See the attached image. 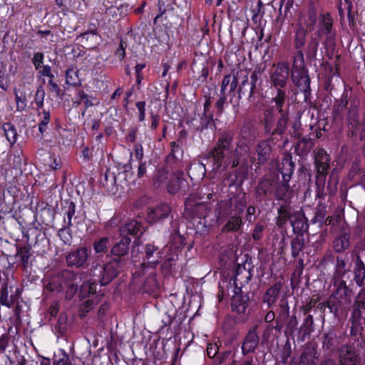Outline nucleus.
Listing matches in <instances>:
<instances>
[{
	"label": "nucleus",
	"instance_id": "59",
	"mask_svg": "<svg viewBox=\"0 0 365 365\" xmlns=\"http://www.w3.org/2000/svg\"><path fill=\"white\" fill-rule=\"evenodd\" d=\"M211 102L209 99L206 100L204 103V118H202V123H205L206 126L212 120V114L210 113Z\"/></svg>",
	"mask_w": 365,
	"mask_h": 365
},
{
	"label": "nucleus",
	"instance_id": "62",
	"mask_svg": "<svg viewBox=\"0 0 365 365\" xmlns=\"http://www.w3.org/2000/svg\"><path fill=\"white\" fill-rule=\"evenodd\" d=\"M284 212H288L289 214H292V210L289 207H284V206H281L278 209V214H279V219H278V222H277L278 225H282L287 220L289 221V217L286 216V217H283L282 215H281L282 213L284 214Z\"/></svg>",
	"mask_w": 365,
	"mask_h": 365
},
{
	"label": "nucleus",
	"instance_id": "26",
	"mask_svg": "<svg viewBox=\"0 0 365 365\" xmlns=\"http://www.w3.org/2000/svg\"><path fill=\"white\" fill-rule=\"evenodd\" d=\"M250 152L249 145L244 140H240L235 150H233V158L232 159V168H236L240 160V158Z\"/></svg>",
	"mask_w": 365,
	"mask_h": 365
},
{
	"label": "nucleus",
	"instance_id": "51",
	"mask_svg": "<svg viewBox=\"0 0 365 365\" xmlns=\"http://www.w3.org/2000/svg\"><path fill=\"white\" fill-rule=\"evenodd\" d=\"M66 82L67 84L77 86L80 85V80L78 76V71L74 68H69L66 71Z\"/></svg>",
	"mask_w": 365,
	"mask_h": 365
},
{
	"label": "nucleus",
	"instance_id": "6",
	"mask_svg": "<svg viewBox=\"0 0 365 365\" xmlns=\"http://www.w3.org/2000/svg\"><path fill=\"white\" fill-rule=\"evenodd\" d=\"M334 19L330 13L321 14L319 19V29L317 34L319 38H324L323 44L327 48H332L335 45L336 31L333 27Z\"/></svg>",
	"mask_w": 365,
	"mask_h": 365
},
{
	"label": "nucleus",
	"instance_id": "31",
	"mask_svg": "<svg viewBox=\"0 0 365 365\" xmlns=\"http://www.w3.org/2000/svg\"><path fill=\"white\" fill-rule=\"evenodd\" d=\"M354 272L356 284L359 287L364 286L365 284V265L359 256L356 259Z\"/></svg>",
	"mask_w": 365,
	"mask_h": 365
},
{
	"label": "nucleus",
	"instance_id": "41",
	"mask_svg": "<svg viewBox=\"0 0 365 365\" xmlns=\"http://www.w3.org/2000/svg\"><path fill=\"white\" fill-rule=\"evenodd\" d=\"M307 41V31L302 26H299L294 35V47L299 51L305 45Z\"/></svg>",
	"mask_w": 365,
	"mask_h": 365
},
{
	"label": "nucleus",
	"instance_id": "64",
	"mask_svg": "<svg viewBox=\"0 0 365 365\" xmlns=\"http://www.w3.org/2000/svg\"><path fill=\"white\" fill-rule=\"evenodd\" d=\"M43 54L42 53H36L33 58V63L36 70L39 69L43 64Z\"/></svg>",
	"mask_w": 365,
	"mask_h": 365
},
{
	"label": "nucleus",
	"instance_id": "8",
	"mask_svg": "<svg viewBox=\"0 0 365 365\" xmlns=\"http://www.w3.org/2000/svg\"><path fill=\"white\" fill-rule=\"evenodd\" d=\"M89 250L86 247L70 252L66 256V264L69 267L85 268L88 266Z\"/></svg>",
	"mask_w": 365,
	"mask_h": 365
},
{
	"label": "nucleus",
	"instance_id": "42",
	"mask_svg": "<svg viewBox=\"0 0 365 365\" xmlns=\"http://www.w3.org/2000/svg\"><path fill=\"white\" fill-rule=\"evenodd\" d=\"M110 238L108 237H103L96 240L93 242V249L96 254H103L108 251L110 246Z\"/></svg>",
	"mask_w": 365,
	"mask_h": 365
},
{
	"label": "nucleus",
	"instance_id": "60",
	"mask_svg": "<svg viewBox=\"0 0 365 365\" xmlns=\"http://www.w3.org/2000/svg\"><path fill=\"white\" fill-rule=\"evenodd\" d=\"M43 118L38 124V130L41 134L46 130L47 125L50 121V113L49 111L43 110Z\"/></svg>",
	"mask_w": 365,
	"mask_h": 365
},
{
	"label": "nucleus",
	"instance_id": "58",
	"mask_svg": "<svg viewBox=\"0 0 365 365\" xmlns=\"http://www.w3.org/2000/svg\"><path fill=\"white\" fill-rule=\"evenodd\" d=\"M106 184L104 185L108 190H113V187L116 183V175L115 173L110 170L106 171L105 174Z\"/></svg>",
	"mask_w": 365,
	"mask_h": 365
},
{
	"label": "nucleus",
	"instance_id": "19",
	"mask_svg": "<svg viewBox=\"0 0 365 365\" xmlns=\"http://www.w3.org/2000/svg\"><path fill=\"white\" fill-rule=\"evenodd\" d=\"M171 211L168 204H160L148 211L147 220L150 223L156 222L168 217Z\"/></svg>",
	"mask_w": 365,
	"mask_h": 365
},
{
	"label": "nucleus",
	"instance_id": "47",
	"mask_svg": "<svg viewBox=\"0 0 365 365\" xmlns=\"http://www.w3.org/2000/svg\"><path fill=\"white\" fill-rule=\"evenodd\" d=\"M2 128L6 138L10 144L14 145L16 142L17 139V132L15 127L11 123H4Z\"/></svg>",
	"mask_w": 365,
	"mask_h": 365
},
{
	"label": "nucleus",
	"instance_id": "25",
	"mask_svg": "<svg viewBox=\"0 0 365 365\" xmlns=\"http://www.w3.org/2000/svg\"><path fill=\"white\" fill-rule=\"evenodd\" d=\"M76 205L73 202L70 201L66 202L65 207V215L67 219L64 218L65 228H62L58 231V235L62 237L65 234H68V230L72 225V218L75 214Z\"/></svg>",
	"mask_w": 365,
	"mask_h": 365
},
{
	"label": "nucleus",
	"instance_id": "27",
	"mask_svg": "<svg viewBox=\"0 0 365 365\" xmlns=\"http://www.w3.org/2000/svg\"><path fill=\"white\" fill-rule=\"evenodd\" d=\"M363 310L365 313V289H361L356 297L353 305V317L356 319L362 317Z\"/></svg>",
	"mask_w": 365,
	"mask_h": 365
},
{
	"label": "nucleus",
	"instance_id": "61",
	"mask_svg": "<svg viewBox=\"0 0 365 365\" xmlns=\"http://www.w3.org/2000/svg\"><path fill=\"white\" fill-rule=\"evenodd\" d=\"M44 97H45L44 89L41 86H40L37 88L36 93L35 94V98H34L35 103L38 108L43 107Z\"/></svg>",
	"mask_w": 365,
	"mask_h": 365
},
{
	"label": "nucleus",
	"instance_id": "15",
	"mask_svg": "<svg viewBox=\"0 0 365 365\" xmlns=\"http://www.w3.org/2000/svg\"><path fill=\"white\" fill-rule=\"evenodd\" d=\"M333 286L334 291L331 298L341 299L344 304H351V290L346 286V282L342 279H336Z\"/></svg>",
	"mask_w": 365,
	"mask_h": 365
},
{
	"label": "nucleus",
	"instance_id": "39",
	"mask_svg": "<svg viewBox=\"0 0 365 365\" xmlns=\"http://www.w3.org/2000/svg\"><path fill=\"white\" fill-rule=\"evenodd\" d=\"M254 88L250 83L248 77L246 76L237 90L238 96L237 98V104L239 103V101L242 96H247L248 98H250L252 96Z\"/></svg>",
	"mask_w": 365,
	"mask_h": 365
},
{
	"label": "nucleus",
	"instance_id": "1",
	"mask_svg": "<svg viewBox=\"0 0 365 365\" xmlns=\"http://www.w3.org/2000/svg\"><path fill=\"white\" fill-rule=\"evenodd\" d=\"M234 134L231 132H223L218 138L215 145L207 153V163L212 164V171L217 172L222 165L227 168L232 166L233 158L232 141Z\"/></svg>",
	"mask_w": 365,
	"mask_h": 365
},
{
	"label": "nucleus",
	"instance_id": "56",
	"mask_svg": "<svg viewBox=\"0 0 365 365\" xmlns=\"http://www.w3.org/2000/svg\"><path fill=\"white\" fill-rule=\"evenodd\" d=\"M289 308L287 302H283L279 304V311L277 317L278 321L284 322L289 318Z\"/></svg>",
	"mask_w": 365,
	"mask_h": 365
},
{
	"label": "nucleus",
	"instance_id": "44",
	"mask_svg": "<svg viewBox=\"0 0 365 365\" xmlns=\"http://www.w3.org/2000/svg\"><path fill=\"white\" fill-rule=\"evenodd\" d=\"M78 275L77 273H75V277L64 284L65 287H67L65 296L66 299L71 300L76 294L78 289Z\"/></svg>",
	"mask_w": 365,
	"mask_h": 365
},
{
	"label": "nucleus",
	"instance_id": "63",
	"mask_svg": "<svg viewBox=\"0 0 365 365\" xmlns=\"http://www.w3.org/2000/svg\"><path fill=\"white\" fill-rule=\"evenodd\" d=\"M264 226L260 223H257L254 227L252 237L255 240H259L262 237Z\"/></svg>",
	"mask_w": 365,
	"mask_h": 365
},
{
	"label": "nucleus",
	"instance_id": "52",
	"mask_svg": "<svg viewBox=\"0 0 365 365\" xmlns=\"http://www.w3.org/2000/svg\"><path fill=\"white\" fill-rule=\"evenodd\" d=\"M54 365H71V361L68 354L64 351L61 349L58 354H55L53 359Z\"/></svg>",
	"mask_w": 365,
	"mask_h": 365
},
{
	"label": "nucleus",
	"instance_id": "2",
	"mask_svg": "<svg viewBox=\"0 0 365 365\" xmlns=\"http://www.w3.org/2000/svg\"><path fill=\"white\" fill-rule=\"evenodd\" d=\"M245 205L242 202L236 204L235 207H232L230 200L221 201L218 205L217 212L219 218L222 220L225 218V224L222 228V232H240L242 226V219L241 214L243 212Z\"/></svg>",
	"mask_w": 365,
	"mask_h": 365
},
{
	"label": "nucleus",
	"instance_id": "48",
	"mask_svg": "<svg viewBox=\"0 0 365 365\" xmlns=\"http://www.w3.org/2000/svg\"><path fill=\"white\" fill-rule=\"evenodd\" d=\"M319 41L317 37H312L307 44L306 55L309 58H315L318 51Z\"/></svg>",
	"mask_w": 365,
	"mask_h": 365
},
{
	"label": "nucleus",
	"instance_id": "21",
	"mask_svg": "<svg viewBox=\"0 0 365 365\" xmlns=\"http://www.w3.org/2000/svg\"><path fill=\"white\" fill-rule=\"evenodd\" d=\"M319 362V354L312 344H307L300 356L299 365H317Z\"/></svg>",
	"mask_w": 365,
	"mask_h": 365
},
{
	"label": "nucleus",
	"instance_id": "38",
	"mask_svg": "<svg viewBox=\"0 0 365 365\" xmlns=\"http://www.w3.org/2000/svg\"><path fill=\"white\" fill-rule=\"evenodd\" d=\"M235 93H227L225 92L224 93L220 92V97L215 103V107L217 109V113L221 114L224 110V106L227 102V97H230L229 103L233 104L234 109L236 110L237 100L234 102L233 98L235 97Z\"/></svg>",
	"mask_w": 365,
	"mask_h": 365
},
{
	"label": "nucleus",
	"instance_id": "17",
	"mask_svg": "<svg viewBox=\"0 0 365 365\" xmlns=\"http://www.w3.org/2000/svg\"><path fill=\"white\" fill-rule=\"evenodd\" d=\"M255 152L257 155V161L255 163V168H258L261 165L268 161L272 153V146L267 140H262L258 142L255 148Z\"/></svg>",
	"mask_w": 365,
	"mask_h": 365
},
{
	"label": "nucleus",
	"instance_id": "50",
	"mask_svg": "<svg viewBox=\"0 0 365 365\" xmlns=\"http://www.w3.org/2000/svg\"><path fill=\"white\" fill-rule=\"evenodd\" d=\"M158 6L160 14L156 16V19L167 13L170 14L174 10L173 4L169 0H159Z\"/></svg>",
	"mask_w": 365,
	"mask_h": 365
},
{
	"label": "nucleus",
	"instance_id": "34",
	"mask_svg": "<svg viewBox=\"0 0 365 365\" xmlns=\"http://www.w3.org/2000/svg\"><path fill=\"white\" fill-rule=\"evenodd\" d=\"M350 269L349 257L347 255L337 256L336 257L335 273L337 277L344 276Z\"/></svg>",
	"mask_w": 365,
	"mask_h": 365
},
{
	"label": "nucleus",
	"instance_id": "33",
	"mask_svg": "<svg viewBox=\"0 0 365 365\" xmlns=\"http://www.w3.org/2000/svg\"><path fill=\"white\" fill-rule=\"evenodd\" d=\"M281 288V283L277 282L267 290L265 294L263 297V302L264 303H267L269 307H270L276 302Z\"/></svg>",
	"mask_w": 365,
	"mask_h": 365
},
{
	"label": "nucleus",
	"instance_id": "18",
	"mask_svg": "<svg viewBox=\"0 0 365 365\" xmlns=\"http://www.w3.org/2000/svg\"><path fill=\"white\" fill-rule=\"evenodd\" d=\"M187 182L184 178V173L178 170L171 176L167 185L168 192L170 194H175L181 190H185Z\"/></svg>",
	"mask_w": 365,
	"mask_h": 365
},
{
	"label": "nucleus",
	"instance_id": "5",
	"mask_svg": "<svg viewBox=\"0 0 365 365\" xmlns=\"http://www.w3.org/2000/svg\"><path fill=\"white\" fill-rule=\"evenodd\" d=\"M271 102L273 103L271 108L275 109L279 114L277 117V129L276 131L284 133L289 119V100L286 90L280 88H275V92L273 94Z\"/></svg>",
	"mask_w": 365,
	"mask_h": 365
},
{
	"label": "nucleus",
	"instance_id": "10",
	"mask_svg": "<svg viewBox=\"0 0 365 365\" xmlns=\"http://www.w3.org/2000/svg\"><path fill=\"white\" fill-rule=\"evenodd\" d=\"M163 258V253L158 247L153 243H148L144 247V257L141 267L155 268Z\"/></svg>",
	"mask_w": 365,
	"mask_h": 365
},
{
	"label": "nucleus",
	"instance_id": "20",
	"mask_svg": "<svg viewBox=\"0 0 365 365\" xmlns=\"http://www.w3.org/2000/svg\"><path fill=\"white\" fill-rule=\"evenodd\" d=\"M259 337L257 333V328L255 327L250 329L245 336L242 345V351L244 355L254 352L259 344Z\"/></svg>",
	"mask_w": 365,
	"mask_h": 365
},
{
	"label": "nucleus",
	"instance_id": "46",
	"mask_svg": "<svg viewBox=\"0 0 365 365\" xmlns=\"http://www.w3.org/2000/svg\"><path fill=\"white\" fill-rule=\"evenodd\" d=\"M292 255L294 258H297L300 252L304 247V239L302 236H297L291 242Z\"/></svg>",
	"mask_w": 365,
	"mask_h": 365
},
{
	"label": "nucleus",
	"instance_id": "45",
	"mask_svg": "<svg viewBox=\"0 0 365 365\" xmlns=\"http://www.w3.org/2000/svg\"><path fill=\"white\" fill-rule=\"evenodd\" d=\"M17 255L20 257L21 264L24 268H26L31 264V252L29 247H20L17 251Z\"/></svg>",
	"mask_w": 365,
	"mask_h": 365
},
{
	"label": "nucleus",
	"instance_id": "36",
	"mask_svg": "<svg viewBox=\"0 0 365 365\" xmlns=\"http://www.w3.org/2000/svg\"><path fill=\"white\" fill-rule=\"evenodd\" d=\"M351 304H344L341 302V299H334L331 298L327 302V306L330 309V312L334 314L335 317H338L339 314L344 312Z\"/></svg>",
	"mask_w": 365,
	"mask_h": 365
},
{
	"label": "nucleus",
	"instance_id": "49",
	"mask_svg": "<svg viewBox=\"0 0 365 365\" xmlns=\"http://www.w3.org/2000/svg\"><path fill=\"white\" fill-rule=\"evenodd\" d=\"M214 183L210 185H202L199 190V195L201 199L212 200L215 195Z\"/></svg>",
	"mask_w": 365,
	"mask_h": 365
},
{
	"label": "nucleus",
	"instance_id": "22",
	"mask_svg": "<svg viewBox=\"0 0 365 365\" xmlns=\"http://www.w3.org/2000/svg\"><path fill=\"white\" fill-rule=\"evenodd\" d=\"M263 123L264 125V130L267 133L271 134L272 135L274 134L282 135L284 133L276 131L277 129V120H276L274 109L273 108H269L265 110L264 113Z\"/></svg>",
	"mask_w": 365,
	"mask_h": 365
},
{
	"label": "nucleus",
	"instance_id": "12",
	"mask_svg": "<svg viewBox=\"0 0 365 365\" xmlns=\"http://www.w3.org/2000/svg\"><path fill=\"white\" fill-rule=\"evenodd\" d=\"M277 174L272 173L269 176H264L255 187V195L260 201L265 200L268 195H273Z\"/></svg>",
	"mask_w": 365,
	"mask_h": 365
},
{
	"label": "nucleus",
	"instance_id": "43",
	"mask_svg": "<svg viewBox=\"0 0 365 365\" xmlns=\"http://www.w3.org/2000/svg\"><path fill=\"white\" fill-rule=\"evenodd\" d=\"M347 119L352 128H356L359 125V113L355 102H351L349 108Z\"/></svg>",
	"mask_w": 365,
	"mask_h": 365
},
{
	"label": "nucleus",
	"instance_id": "23",
	"mask_svg": "<svg viewBox=\"0 0 365 365\" xmlns=\"http://www.w3.org/2000/svg\"><path fill=\"white\" fill-rule=\"evenodd\" d=\"M130 239L129 237H123L118 242H115L111 247L110 254L116 257L115 259H124L130 250Z\"/></svg>",
	"mask_w": 365,
	"mask_h": 365
},
{
	"label": "nucleus",
	"instance_id": "7",
	"mask_svg": "<svg viewBox=\"0 0 365 365\" xmlns=\"http://www.w3.org/2000/svg\"><path fill=\"white\" fill-rule=\"evenodd\" d=\"M75 277V272L68 269H64L58 272L52 276L45 282L46 290L51 292H61L63 286L66 282H69Z\"/></svg>",
	"mask_w": 365,
	"mask_h": 365
},
{
	"label": "nucleus",
	"instance_id": "14",
	"mask_svg": "<svg viewBox=\"0 0 365 365\" xmlns=\"http://www.w3.org/2000/svg\"><path fill=\"white\" fill-rule=\"evenodd\" d=\"M289 182V180L284 179L279 182V175L277 174L274 189L273 190V196L277 200L287 202L292 197V190L290 188Z\"/></svg>",
	"mask_w": 365,
	"mask_h": 365
},
{
	"label": "nucleus",
	"instance_id": "28",
	"mask_svg": "<svg viewBox=\"0 0 365 365\" xmlns=\"http://www.w3.org/2000/svg\"><path fill=\"white\" fill-rule=\"evenodd\" d=\"M294 163L292 161V156L289 155L284 156L279 167L282 179L290 180L294 173Z\"/></svg>",
	"mask_w": 365,
	"mask_h": 365
},
{
	"label": "nucleus",
	"instance_id": "16",
	"mask_svg": "<svg viewBox=\"0 0 365 365\" xmlns=\"http://www.w3.org/2000/svg\"><path fill=\"white\" fill-rule=\"evenodd\" d=\"M282 217H289V222L293 228V231L295 233L299 234L308 229V225L307 220L304 216V214L299 211H292V214L284 212Z\"/></svg>",
	"mask_w": 365,
	"mask_h": 365
},
{
	"label": "nucleus",
	"instance_id": "30",
	"mask_svg": "<svg viewBox=\"0 0 365 365\" xmlns=\"http://www.w3.org/2000/svg\"><path fill=\"white\" fill-rule=\"evenodd\" d=\"M350 246V235L347 233H341L333 241V249L336 252H342Z\"/></svg>",
	"mask_w": 365,
	"mask_h": 365
},
{
	"label": "nucleus",
	"instance_id": "55",
	"mask_svg": "<svg viewBox=\"0 0 365 365\" xmlns=\"http://www.w3.org/2000/svg\"><path fill=\"white\" fill-rule=\"evenodd\" d=\"M0 303L2 305L6 306L9 308L11 307L14 304V301L12 297H11L10 299H9V292L7 286L3 287L1 290Z\"/></svg>",
	"mask_w": 365,
	"mask_h": 365
},
{
	"label": "nucleus",
	"instance_id": "24",
	"mask_svg": "<svg viewBox=\"0 0 365 365\" xmlns=\"http://www.w3.org/2000/svg\"><path fill=\"white\" fill-rule=\"evenodd\" d=\"M140 222L133 220L123 224L119 228V232L122 237H127L126 235H136L138 232L142 234Z\"/></svg>",
	"mask_w": 365,
	"mask_h": 365
},
{
	"label": "nucleus",
	"instance_id": "40",
	"mask_svg": "<svg viewBox=\"0 0 365 365\" xmlns=\"http://www.w3.org/2000/svg\"><path fill=\"white\" fill-rule=\"evenodd\" d=\"M97 282H98L97 277H94L93 282H85L81 287L80 296L82 298H85L91 294H94L96 292Z\"/></svg>",
	"mask_w": 365,
	"mask_h": 365
},
{
	"label": "nucleus",
	"instance_id": "29",
	"mask_svg": "<svg viewBox=\"0 0 365 365\" xmlns=\"http://www.w3.org/2000/svg\"><path fill=\"white\" fill-rule=\"evenodd\" d=\"M322 348L327 351H333L338 345L337 336L334 331H329L323 334Z\"/></svg>",
	"mask_w": 365,
	"mask_h": 365
},
{
	"label": "nucleus",
	"instance_id": "32",
	"mask_svg": "<svg viewBox=\"0 0 365 365\" xmlns=\"http://www.w3.org/2000/svg\"><path fill=\"white\" fill-rule=\"evenodd\" d=\"M238 83L237 78L235 76L226 75L222 81L220 92L224 93H235Z\"/></svg>",
	"mask_w": 365,
	"mask_h": 365
},
{
	"label": "nucleus",
	"instance_id": "54",
	"mask_svg": "<svg viewBox=\"0 0 365 365\" xmlns=\"http://www.w3.org/2000/svg\"><path fill=\"white\" fill-rule=\"evenodd\" d=\"M297 326H298L297 319L296 316L293 315L289 319V320L286 324V327H285V330H284L285 334L288 336L292 337L293 334L297 329Z\"/></svg>",
	"mask_w": 365,
	"mask_h": 365
},
{
	"label": "nucleus",
	"instance_id": "13",
	"mask_svg": "<svg viewBox=\"0 0 365 365\" xmlns=\"http://www.w3.org/2000/svg\"><path fill=\"white\" fill-rule=\"evenodd\" d=\"M289 76V65L287 61L278 63L275 71L271 74L272 85L275 88L284 89Z\"/></svg>",
	"mask_w": 365,
	"mask_h": 365
},
{
	"label": "nucleus",
	"instance_id": "9",
	"mask_svg": "<svg viewBox=\"0 0 365 365\" xmlns=\"http://www.w3.org/2000/svg\"><path fill=\"white\" fill-rule=\"evenodd\" d=\"M340 365H359L360 363L359 351L354 344L342 345L338 350Z\"/></svg>",
	"mask_w": 365,
	"mask_h": 365
},
{
	"label": "nucleus",
	"instance_id": "53",
	"mask_svg": "<svg viewBox=\"0 0 365 365\" xmlns=\"http://www.w3.org/2000/svg\"><path fill=\"white\" fill-rule=\"evenodd\" d=\"M169 173L165 169L162 168L159 170L155 176L154 185L157 187H159L163 184H165L167 185L168 183V180L169 179Z\"/></svg>",
	"mask_w": 365,
	"mask_h": 365
},
{
	"label": "nucleus",
	"instance_id": "37",
	"mask_svg": "<svg viewBox=\"0 0 365 365\" xmlns=\"http://www.w3.org/2000/svg\"><path fill=\"white\" fill-rule=\"evenodd\" d=\"M313 142L310 138H302L295 145V151L299 155H306L312 149Z\"/></svg>",
	"mask_w": 365,
	"mask_h": 365
},
{
	"label": "nucleus",
	"instance_id": "3",
	"mask_svg": "<svg viewBox=\"0 0 365 365\" xmlns=\"http://www.w3.org/2000/svg\"><path fill=\"white\" fill-rule=\"evenodd\" d=\"M125 264L124 259L114 258L103 264L96 259L92 262L89 274L97 277L101 286H105L118 276Z\"/></svg>",
	"mask_w": 365,
	"mask_h": 365
},
{
	"label": "nucleus",
	"instance_id": "57",
	"mask_svg": "<svg viewBox=\"0 0 365 365\" xmlns=\"http://www.w3.org/2000/svg\"><path fill=\"white\" fill-rule=\"evenodd\" d=\"M317 21V15L314 9H310L308 12V18L306 26L310 31L314 30Z\"/></svg>",
	"mask_w": 365,
	"mask_h": 365
},
{
	"label": "nucleus",
	"instance_id": "11",
	"mask_svg": "<svg viewBox=\"0 0 365 365\" xmlns=\"http://www.w3.org/2000/svg\"><path fill=\"white\" fill-rule=\"evenodd\" d=\"M314 165L317 172V180L324 182L330 168V158L327 152L322 148H319L316 151Z\"/></svg>",
	"mask_w": 365,
	"mask_h": 365
},
{
	"label": "nucleus",
	"instance_id": "35",
	"mask_svg": "<svg viewBox=\"0 0 365 365\" xmlns=\"http://www.w3.org/2000/svg\"><path fill=\"white\" fill-rule=\"evenodd\" d=\"M314 331V319L313 316L308 314L304 320L302 325L300 327L299 333L300 341H303L306 336L309 335Z\"/></svg>",
	"mask_w": 365,
	"mask_h": 365
},
{
	"label": "nucleus",
	"instance_id": "4",
	"mask_svg": "<svg viewBox=\"0 0 365 365\" xmlns=\"http://www.w3.org/2000/svg\"><path fill=\"white\" fill-rule=\"evenodd\" d=\"M292 81L304 95V101H307L311 94L310 78L305 67L303 51H299L294 56Z\"/></svg>",
	"mask_w": 365,
	"mask_h": 365
}]
</instances>
